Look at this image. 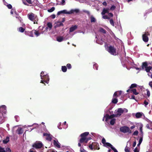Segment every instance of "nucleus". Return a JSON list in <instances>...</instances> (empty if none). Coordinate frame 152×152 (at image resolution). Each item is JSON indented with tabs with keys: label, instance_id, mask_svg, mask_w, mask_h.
Returning a JSON list of instances; mask_svg holds the SVG:
<instances>
[{
	"label": "nucleus",
	"instance_id": "4d7b16f0",
	"mask_svg": "<svg viewBox=\"0 0 152 152\" xmlns=\"http://www.w3.org/2000/svg\"><path fill=\"white\" fill-rule=\"evenodd\" d=\"M84 12L86 13L87 14L88 16H90V13L89 11H88V10H85V11H84Z\"/></svg>",
	"mask_w": 152,
	"mask_h": 152
},
{
	"label": "nucleus",
	"instance_id": "f3484780",
	"mask_svg": "<svg viewBox=\"0 0 152 152\" xmlns=\"http://www.w3.org/2000/svg\"><path fill=\"white\" fill-rule=\"evenodd\" d=\"M79 10L77 9H76L75 10H71L69 11V14L74 13V12H75L76 13H78V12H79Z\"/></svg>",
	"mask_w": 152,
	"mask_h": 152
},
{
	"label": "nucleus",
	"instance_id": "13d9d810",
	"mask_svg": "<svg viewBox=\"0 0 152 152\" xmlns=\"http://www.w3.org/2000/svg\"><path fill=\"white\" fill-rule=\"evenodd\" d=\"M42 75H44V71H42L41 73L40 76L41 77V78L42 79L44 80V78H43V76H42Z\"/></svg>",
	"mask_w": 152,
	"mask_h": 152
},
{
	"label": "nucleus",
	"instance_id": "7ed1b4c3",
	"mask_svg": "<svg viewBox=\"0 0 152 152\" xmlns=\"http://www.w3.org/2000/svg\"><path fill=\"white\" fill-rule=\"evenodd\" d=\"M147 62H143L141 65L142 70L145 69V70L147 72H149L151 69H152V67L151 66H148Z\"/></svg>",
	"mask_w": 152,
	"mask_h": 152
},
{
	"label": "nucleus",
	"instance_id": "774afa93",
	"mask_svg": "<svg viewBox=\"0 0 152 152\" xmlns=\"http://www.w3.org/2000/svg\"><path fill=\"white\" fill-rule=\"evenodd\" d=\"M98 43L100 45H102L103 43V41L102 40H101L100 41H99L98 42Z\"/></svg>",
	"mask_w": 152,
	"mask_h": 152
},
{
	"label": "nucleus",
	"instance_id": "20e7f679",
	"mask_svg": "<svg viewBox=\"0 0 152 152\" xmlns=\"http://www.w3.org/2000/svg\"><path fill=\"white\" fill-rule=\"evenodd\" d=\"M120 131L124 133H126L127 132H129V133H131V130H130L129 127L127 126H121L120 128Z\"/></svg>",
	"mask_w": 152,
	"mask_h": 152
},
{
	"label": "nucleus",
	"instance_id": "bb28decb",
	"mask_svg": "<svg viewBox=\"0 0 152 152\" xmlns=\"http://www.w3.org/2000/svg\"><path fill=\"white\" fill-rule=\"evenodd\" d=\"M118 102V100L116 98H113L112 101V102L114 104H116L117 103V102Z\"/></svg>",
	"mask_w": 152,
	"mask_h": 152
},
{
	"label": "nucleus",
	"instance_id": "58836bf2",
	"mask_svg": "<svg viewBox=\"0 0 152 152\" xmlns=\"http://www.w3.org/2000/svg\"><path fill=\"white\" fill-rule=\"evenodd\" d=\"M110 23L111 25L112 26H114V21L113 20V19H110Z\"/></svg>",
	"mask_w": 152,
	"mask_h": 152
},
{
	"label": "nucleus",
	"instance_id": "8fccbe9b",
	"mask_svg": "<svg viewBox=\"0 0 152 152\" xmlns=\"http://www.w3.org/2000/svg\"><path fill=\"white\" fill-rule=\"evenodd\" d=\"M11 151L10 148H7L6 149V150H5V152H11Z\"/></svg>",
	"mask_w": 152,
	"mask_h": 152
},
{
	"label": "nucleus",
	"instance_id": "a19ab883",
	"mask_svg": "<svg viewBox=\"0 0 152 152\" xmlns=\"http://www.w3.org/2000/svg\"><path fill=\"white\" fill-rule=\"evenodd\" d=\"M115 8L116 7L115 5H112L110 8L109 9V10H115Z\"/></svg>",
	"mask_w": 152,
	"mask_h": 152
},
{
	"label": "nucleus",
	"instance_id": "b1692460",
	"mask_svg": "<svg viewBox=\"0 0 152 152\" xmlns=\"http://www.w3.org/2000/svg\"><path fill=\"white\" fill-rule=\"evenodd\" d=\"M99 31L101 33H103V34H106L107 31L105 30L104 28L101 27L99 29Z\"/></svg>",
	"mask_w": 152,
	"mask_h": 152
},
{
	"label": "nucleus",
	"instance_id": "cd10ccee",
	"mask_svg": "<svg viewBox=\"0 0 152 152\" xmlns=\"http://www.w3.org/2000/svg\"><path fill=\"white\" fill-rule=\"evenodd\" d=\"M131 91L135 95H137L139 94V93L137 92L136 90L135 89H132Z\"/></svg>",
	"mask_w": 152,
	"mask_h": 152
},
{
	"label": "nucleus",
	"instance_id": "72a5a7b5",
	"mask_svg": "<svg viewBox=\"0 0 152 152\" xmlns=\"http://www.w3.org/2000/svg\"><path fill=\"white\" fill-rule=\"evenodd\" d=\"M130 148L126 146L124 150L126 152H129L130 151Z\"/></svg>",
	"mask_w": 152,
	"mask_h": 152
},
{
	"label": "nucleus",
	"instance_id": "052dcab7",
	"mask_svg": "<svg viewBox=\"0 0 152 152\" xmlns=\"http://www.w3.org/2000/svg\"><path fill=\"white\" fill-rule=\"evenodd\" d=\"M134 152H139V149L138 148H135L134 149Z\"/></svg>",
	"mask_w": 152,
	"mask_h": 152
},
{
	"label": "nucleus",
	"instance_id": "39448f33",
	"mask_svg": "<svg viewBox=\"0 0 152 152\" xmlns=\"http://www.w3.org/2000/svg\"><path fill=\"white\" fill-rule=\"evenodd\" d=\"M43 80H41V81L40 82L41 83H43V84H44L45 85V83H47V84H48V83H49L50 78L48 75H43Z\"/></svg>",
	"mask_w": 152,
	"mask_h": 152
},
{
	"label": "nucleus",
	"instance_id": "9b49d317",
	"mask_svg": "<svg viewBox=\"0 0 152 152\" xmlns=\"http://www.w3.org/2000/svg\"><path fill=\"white\" fill-rule=\"evenodd\" d=\"M61 13H64V14H69V11H67L66 10H64L61 11H58L57 12V15H59Z\"/></svg>",
	"mask_w": 152,
	"mask_h": 152
},
{
	"label": "nucleus",
	"instance_id": "4c0bfd02",
	"mask_svg": "<svg viewBox=\"0 0 152 152\" xmlns=\"http://www.w3.org/2000/svg\"><path fill=\"white\" fill-rule=\"evenodd\" d=\"M19 30L20 32L23 33L25 30V29L24 28H23L22 27H20L19 28Z\"/></svg>",
	"mask_w": 152,
	"mask_h": 152
},
{
	"label": "nucleus",
	"instance_id": "e433bc0d",
	"mask_svg": "<svg viewBox=\"0 0 152 152\" xmlns=\"http://www.w3.org/2000/svg\"><path fill=\"white\" fill-rule=\"evenodd\" d=\"M137 86L136 84L133 83L130 86V88H133L136 87Z\"/></svg>",
	"mask_w": 152,
	"mask_h": 152
},
{
	"label": "nucleus",
	"instance_id": "37998d69",
	"mask_svg": "<svg viewBox=\"0 0 152 152\" xmlns=\"http://www.w3.org/2000/svg\"><path fill=\"white\" fill-rule=\"evenodd\" d=\"M142 127L143 126L142 124L140 126V132L142 133V134H143V131H142Z\"/></svg>",
	"mask_w": 152,
	"mask_h": 152
},
{
	"label": "nucleus",
	"instance_id": "412c9836",
	"mask_svg": "<svg viewBox=\"0 0 152 152\" xmlns=\"http://www.w3.org/2000/svg\"><path fill=\"white\" fill-rule=\"evenodd\" d=\"M53 145L55 146L56 147H57L58 148H60L61 146L60 145H59L58 142H56V141L54 140H53Z\"/></svg>",
	"mask_w": 152,
	"mask_h": 152
},
{
	"label": "nucleus",
	"instance_id": "49530a36",
	"mask_svg": "<svg viewBox=\"0 0 152 152\" xmlns=\"http://www.w3.org/2000/svg\"><path fill=\"white\" fill-rule=\"evenodd\" d=\"M0 152H5V150L4 148H2L0 146Z\"/></svg>",
	"mask_w": 152,
	"mask_h": 152
},
{
	"label": "nucleus",
	"instance_id": "dca6fc26",
	"mask_svg": "<svg viewBox=\"0 0 152 152\" xmlns=\"http://www.w3.org/2000/svg\"><path fill=\"white\" fill-rule=\"evenodd\" d=\"M77 28V26L76 25H75L73 26H71L69 28V32H72L74 31L75 29H76Z\"/></svg>",
	"mask_w": 152,
	"mask_h": 152
},
{
	"label": "nucleus",
	"instance_id": "a211bd4d",
	"mask_svg": "<svg viewBox=\"0 0 152 152\" xmlns=\"http://www.w3.org/2000/svg\"><path fill=\"white\" fill-rule=\"evenodd\" d=\"M17 131L18 133V134H22L23 132V128H21V127H19L18 128V129L17 130Z\"/></svg>",
	"mask_w": 152,
	"mask_h": 152
},
{
	"label": "nucleus",
	"instance_id": "f704fd0d",
	"mask_svg": "<svg viewBox=\"0 0 152 152\" xmlns=\"http://www.w3.org/2000/svg\"><path fill=\"white\" fill-rule=\"evenodd\" d=\"M34 33L36 35V36L38 37L40 35V33H39L38 31H37L36 30H34Z\"/></svg>",
	"mask_w": 152,
	"mask_h": 152
},
{
	"label": "nucleus",
	"instance_id": "de8ad7c7",
	"mask_svg": "<svg viewBox=\"0 0 152 152\" xmlns=\"http://www.w3.org/2000/svg\"><path fill=\"white\" fill-rule=\"evenodd\" d=\"M67 68L68 69H70L72 67V65L71 64H68L66 65Z\"/></svg>",
	"mask_w": 152,
	"mask_h": 152
},
{
	"label": "nucleus",
	"instance_id": "4be33fe9",
	"mask_svg": "<svg viewBox=\"0 0 152 152\" xmlns=\"http://www.w3.org/2000/svg\"><path fill=\"white\" fill-rule=\"evenodd\" d=\"M64 38L63 36H58L56 38L57 40L59 42H62L64 40Z\"/></svg>",
	"mask_w": 152,
	"mask_h": 152
},
{
	"label": "nucleus",
	"instance_id": "393cba45",
	"mask_svg": "<svg viewBox=\"0 0 152 152\" xmlns=\"http://www.w3.org/2000/svg\"><path fill=\"white\" fill-rule=\"evenodd\" d=\"M9 141V137H7L4 140H3V142L4 143V144H7V143Z\"/></svg>",
	"mask_w": 152,
	"mask_h": 152
},
{
	"label": "nucleus",
	"instance_id": "69168bd1",
	"mask_svg": "<svg viewBox=\"0 0 152 152\" xmlns=\"http://www.w3.org/2000/svg\"><path fill=\"white\" fill-rule=\"evenodd\" d=\"M148 84L149 86H150V87L152 88V81H150L149 83Z\"/></svg>",
	"mask_w": 152,
	"mask_h": 152
},
{
	"label": "nucleus",
	"instance_id": "a878e982",
	"mask_svg": "<svg viewBox=\"0 0 152 152\" xmlns=\"http://www.w3.org/2000/svg\"><path fill=\"white\" fill-rule=\"evenodd\" d=\"M67 67L66 66H62L61 70L63 72H66L67 70Z\"/></svg>",
	"mask_w": 152,
	"mask_h": 152
},
{
	"label": "nucleus",
	"instance_id": "338daca9",
	"mask_svg": "<svg viewBox=\"0 0 152 152\" xmlns=\"http://www.w3.org/2000/svg\"><path fill=\"white\" fill-rule=\"evenodd\" d=\"M118 91V96H120L121 94L122 91Z\"/></svg>",
	"mask_w": 152,
	"mask_h": 152
},
{
	"label": "nucleus",
	"instance_id": "09e8293b",
	"mask_svg": "<svg viewBox=\"0 0 152 152\" xmlns=\"http://www.w3.org/2000/svg\"><path fill=\"white\" fill-rule=\"evenodd\" d=\"M89 148H90L91 149V150H93V142H92V144H90L89 145Z\"/></svg>",
	"mask_w": 152,
	"mask_h": 152
},
{
	"label": "nucleus",
	"instance_id": "1a4fd4ad",
	"mask_svg": "<svg viewBox=\"0 0 152 152\" xmlns=\"http://www.w3.org/2000/svg\"><path fill=\"white\" fill-rule=\"evenodd\" d=\"M43 136H44L46 137V140L49 141H51L52 140V138L51 137L52 135H51V134L48 133H44Z\"/></svg>",
	"mask_w": 152,
	"mask_h": 152
},
{
	"label": "nucleus",
	"instance_id": "680f3d73",
	"mask_svg": "<svg viewBox=\"0 0 152 152\" xmlns=\"http://www.w3.org/2000/svg\"><path fill=\"white\" fill-rule=\"evenodd\" d=\"M143 140V137H141V138H140L139 140V142H140V144H141V142H142Z\"/></svg>",
	"mask_w": 152,
	"mask_h": 152
},
{
	"label": "nucleus",
	"instance_id": "3c124183",
	"mask_svg": "<svg viewBox=\"0 0 152 152\" xmlns=\"http://www.w3.org/2000/svg\"><path fill=\"white\" fill-rule=\"evenodd\" d=\"M111 148L114 151V152H118L117 150L115 148H114L112 145V147H111Z\"/></svg>",
	"mask_w": 152,
	"mask_h": 152
},
{
	"label": "nucleus",
	"instance_id": "c756f323",
	"mask_svg": "<svg viewBox=\"0 0 152 152\" xmlns=\"http://www.w3.org/2000/svg\"><path fill=\"white\" fill-rule=\"evenodd\" d=\"M35 19L34 21V24H38V19L37 17V15H35Z\"/></svg>",
	"mask_w": 152,
	"mask_h": 152
},
{
	"label": "nucleus",
	"instance_id": "79ce46f5",
	"mask_svg": "<svg viewBox=\"0 0 152 152\" xmlns=\"http://www.w3.org/2000/svg\"><path fill=\"white\" fill-rule=\"evenodd\" d=\"M98 65L97 64H94L93 65V68L94 69H98Z\"/></svg>",
	"mask_w": 152,
	"mask_h": 152
},
{
	"label": "nucleus",
	"instance_id": "c85d7f7f",
	"mask_svg": "<svg viewBox=\"0 0 152 152\" xmlns=\"http://www.w3.org/2000/svg\"><path fill=\"white\" fill-rule=\"evenodd\" d=\"M47 26L50 29H52L53 26L52 24L51 23H48L47 24Z\"/></svg>",
	"mask_w": 152,
	"mask_h": 152
},
{
	"label": "nucleus",
	"instance_id": "ea45409f",
	"mask_svg": "<svg viewBox=\"0 0 152 152\" xmlns=\"http://www.w3.org/2000/svg\"><path fill=\"white\" fill-rule=\"evenodd\" d=\"M102 143L103 144L104 146H106V140L104 138H103L102 140Z\"/></svg>",
	"mask_w": 152,
	"mask_h": 152
},
{
	"label": "nucleus",
	"instance_id": "603ef678",
	"mask_svg": "<svg viewBox=\"0 0 152 152\" xmlns=\"http://www.w3.org/2000/svg\"><path fill=\"white\" fill-rule=\"evenodd\" d=\"M150 91L149 90L147 89V95L148 96V97L150 96Z\"/></svg>",
	"mask_w": 152,
	"mask_h": 152
},
{
	"label": "nucleus",
	"instance_id": "a18cd8bd",
	"mask_svg": "<svg viewBox=\"0 0 152 152\" xmlns=\"http://www.w3.org/2000/svg\"><path fill=\"white\" fill-rule=\"evenodd\" d=\"M105 146H109L111 148V147L112 146V144H110V143H109V142H106V143Z\"/></svg>",
	"mask_w": 152,
	"mask_h": 152
},
{
	"label": "nucleus",
	"instance_id": "2f4dec72",
	"mask_svg": "<svg viewBox=\"0 0 152 152\" xmlns=\"http://www.w3.org/2000/svg\"><path fill=\"white\" fill-rule=\"evenodd\" d=\"M116 119L115 118H113L110 121V124L111 125H114L115 123Z\"/></svg>",
	"mask_w": 152,
	"mask_h": 152
},
{
	"label": "nucleus",
	"instance_id": "bf43d9fd",
	"mask_svg": "<svg viewBox=\"0 0 152 152\" xmlns=\"http://www.w3.org/2000/svg\"><path fill=\"white\" fill-rule=\"evenodd\" d=\"M80 151L81 152H86V151L84 149L82 148H81L80 149Z\"/></svg>",
	"mask_w": 152,
	"mask_h": 152
},
{
	"label": "nucleus",
	"instance_id": "0eeeda50",
	"mask_svg": "<svg viewBox=\"0 0 152 152\" xmlns=\"http://www.w3.org/2000/svg\"><path fill=\"white\" fill-rule=\"evenodd\" d=\"M28 18L31 21L34 20L35 18V15L33 13H31L28 15Z\"/></svg>",
	"mask_w": 152,
	"mask_h": 152
},
{
	"label": "nucleus",
	"instance_id": "5fc2aeb1",
	"mask_svg": "<svg viewBox=\"0 0 152 152\" xmlns=\"http://www.w3.org/2000/svg\"><path fill=\"white\" fill-rule=\"evenodd\" d=\"M118 91H115L113 95V96H118Z\"/></svg>",
	"mask_w": 152,
	"mask_h": 152
},
{
	"label": "nucleus",
	"instance_id": "f8f14e48",
	"mask_svg": "<svg viewBox=\"0 0 152 152\" xmlns=\"http://www.w3.org/2000/svg\"><path fill=\"white\" fill-rule=\"evenodd\" d=\"M89 134V133L88 132H85L81 134L80 135V136H83L85 138V140H86L87 136Z\"/></svg>",
	"mask_w": 152,
	"mask_h": 152
},
{
	"label": "nucleus",
	"instance_id": "6e6d98bb",
	"mask_svg": "<svg viewBox=\"0 0 152 152\" xmlns=\"http://www.w3.org/2000/svg\"><path fill=\"white\" fill-rule=\"evenodd\" d=\"M7 6L8 7V9H12V5H11V4H8L7 5Z\"/></svg>",
	"mask_w": 152,
	"mask_h": 152
},
{
	"label": "nucleus",
	"instance_id": "6ab92c4d",
	"mask_svg": "<svg viewBox=\"0 0 152 152\" xmlns=\"http://www.w3.org/2000/svg\"><path fill=\"white\" fill-rule=\"evenodd\" d=\"M80 137L81 138L79 140L80 142L81 143L83 142H85L86 143L87 141L85 140V138H84L83 136H80Z\"/></svg>",
	"mask_w": 152,
	"mask_h": 152
},
{
	"label": "nucleus",
	"instance_id": "473e14b6",
	"mask_svg": "<svg viewBox=\"0 0 152 152\" xmlns=\"http://www.w3.org/2000/svg\"><path fill=\"white\" fill-rule=\"evenodd\" d=\"M105 117L106 118L105 121H107V120L109 119H110V115H108V114H106L105 116Z\"/></svg>",
	"mask_w": 152,
	"mask_h": 152
},
{
	"label": "nucleus",
	"instance_id": "423d86ee",
	"mask_svg": "<svg viewBox=\"0 0 152 152\" xmlns=\"http://www.w3.org/2000/svg\"><path fill=\"white\" fill-rule=\"evenodd\" d=\"M43 145L42 142H36L33 144L32 146L36 149H39V148H41Z\"/></svg>",
	"mask_w": 152,
	"mask_h": 152
},
{
	"label": "nucleus",
	"instance_id": "f257e3e1",
	"mask_svg": "<svg viewBox=\"0 0 152 152\" xmlns=\"http://www.w3.org/2000/svg\"><path fill=\"white\" fill-rule=\"evenodd\" d=\"M6 112V106L3 105L0 107V119H2L3 118L5 117Z\"/></svg>",
	"mask_w": 152,
	"mask_h": 152
},
{
	"label": "nucleus",
	"instance_id": "7c9ffc66",
	"mask_svg": "<svg viewBox=\"0 0 152 152\" xmlns=\"http://www.w3.org/2000/svg\"><path fill=\"white\" fill-rule=\"evenodd\" d=\"M63 26L64 24L63 23L61 22H58V23H57L56 25V26L57 27H59L61 26Z\"/></svg>",
	"mask_w": 152,
	"mask_h": 152
},
{
	"label": "nucleus",
	"instance_id": "aec40b11",
	"mask_svg": "<svg viewBox=\"0 0 152 152\" xmlns=\"http://www.w3.org/2000/svg\"><path fill=\"white\" fill-rule=\"evenodd\" d=\"M142 113H140V112H137V113L136 114L135 116L137 118H141L142 116Z\"/></svg>",
	"mask_w": 152,
	"mask_h": 152
},
{
	"label": "nucleus",
	"instance_id": "0e129e2a",
	"mask_svg": "<svg viewBox=\"0 0 152 152\" xmlns=\"http://www.w3.org/2000/svg\"><path fill=\"white\" fill-rule=\"evenodd\" d=\"M108 15L110 17H113V13H109H109H108Z\"/></svg>",
	"mask_w": 152,
	"mask_h": 152
},
{
	"label": "nucleus",
	"instance_id": "c03bdc74",
	"mask_svg": "<svg viewBox=\"0 0 152 152\" xmlns=\"http://www.w3.org/2000/svg\"><path fill=\"white\" fill-rule=\"evenodd\" d=\"M102 18L104 19H110V18L108 17L107 15H103Z\"/></svg>",
	"mask_w": 152,
	"mask_h": 152
},
{
	"label": "nucleus",
	"instance_id": "f03ea898",
	"mask_svg": "<svg viewBox=\"0 0 152 152\" xmlns=\"http://www.w3.org/2000/svg\"><path fill=\"white\" fill-rule=\"evenodd\" d=\"M107 50L112 55H116L117 54V49L115 48L114 46H109L107 48Z\"/></svg>",
	"mask_w": 152,
	"mask_h": 152
},
{
	"label": "nucleus",
	"instance_id": "5701e85b",
	"mask_svg": "<svg viewBox=\"0 0 152 152\" xmlns=\"http://www.w3.org/2000/svg\"><path fill=\"white\" fill-rule=\"evenodd\" d=\"M90 18V22L91 23H92V22H95V21H96V19L93 15L91 16Z\"/></svg>",
	"mask_w": 152,
	"mask_h": 152
},
{
	"label": "nucleus",
	"instance_id": "4468645a",
	"mask_svg": "<svg viewBox=\"0 0 152 152\" xmlns=\"http://www.w3.org/2000/svg\"><path fill=\"white\" fill-rule=\"evenodd\" d=\"M34 30H33L32 31H25V33L26 34H27L29 36L33 37H34Z\"/></svg>",
	"mask_w": 152,
	"mask_h": 152
},
{
	"label": "nucleus",
	"instance_id": "ddd939ff",
	"mask_svg": "<svg viewBox=\"0 0 152 152\" xmlns=\"http://www.w3.org/2000/svg\"><path fill=\"white\" fill-rule=\"evenodd\" d=\"M109 8H104L101 12V14L102 15H104L106 13H109Z\"/></svg>",
	"mask_w": 152,
	"mask_h": 152
},
{
	"label": "nucleus",
	"instance_id": "864d4df0",
	"mask_svg": "<svg viewBox=\"0 0 152 152\" xmlns=\"http://www.w3.org/2000/svg\"><path fill=\"white\" fill-rule=\"evenodd\" d=\"M139 133V132L138 131H135L133 133V135H137Z\"/></svg>",
	"mask_w": 152,
	"mask_h": 152
},
{
	"label": "nucleus",
	"instance_id": "c9c22d12",
	"mask_svg": "<svg viewBox=\"0 0 152 152\" xmlns=\"http://www.w3.org/2000/svg\"><path fill=\"white\" fill-rule=\"evenodd\" d=\"M55 9V7H52L50 9H49L48 10V12H52Z\"/></svg>",
	"mask_w": 152,
	"mask_h": 152
},
{
	"label": "nucleus",
	"instance_id": "6e6552de",
	"mask_svg": "<svg viewBox=\"0 0 152 152\" xmlns=\"http://www.w3.org/2000/svg\"><path fill=\"white\" fill-rule=\"evenodd\" d=\"M142 39L144 42H148L149 40V38L148 36V34L146 32H145L144 34L142 35Z\"/></svg>",
	"mask_w": 152,
	"mask_h": 152
},
{
	"label": "nucleus",
	"instance_id": "9d476101",
	"mask_svg": "<svg viewBox=\"0 0 152 152\" xmlns=\"http://www.w3.org/2000/svg\"><path fill=\"white\" fill-rule=\"evenodd\" d=\"M93 149L94 150L95 149H99L100 148H99V143L97 142H93Z\"/></svg>",
	"mask_w": 152,
	"mask_h": 152
},
{
	"label": "nucleus",
	"instance_id": "2eb2a0df",
	"mask_svg": "<svg viewBox=\"0 0 152 152\" xmlns=\"http://www.w3.org/2000/svg\"><path fill=\"white\" fill-rule=\"evenodd\" d=\"M124 110L122 108H118V110L117 112L118 115V116H120L121 115L122 113H124Z\"/></svg>",
	"mask_w": 152,
	"mask_h": 152
},
{
	"label": "nucleus",
	"instance_id": "e2e57ef3",
	"mask_svg": "<svg viewBox=\"0 0 152 152\" xmlns=\"http://www.w3.org/2000/svg\"><path fill=\"white\" fill-rule=\"evenodd\" d=\"M144 103L145 104V106H146V105H148V102H147L146 100H145L144 101Z\"/></svg>",
	"mask_w": 152,
	"mask_h": 152
}]
</instances>
